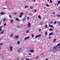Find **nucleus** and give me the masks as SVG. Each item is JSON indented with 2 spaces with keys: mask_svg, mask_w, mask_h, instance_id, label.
<instances>
[{
  "mask_svg": "<svg viewBox=\"0 0 60 60\" xmlns=\"http://www.w3.org/2000/svg\"><path fill=\"white\" fill-rule=\"evenodd\" d=\"M59 46V44L57 45L56 46L54 47V48H53V49H56L57 48H58V47Z\"/></svg>",
  "mask_w": 60,
  "mask_h": 60,
  "instance_id": "1",
  "label": "nucleus"
},
{
  "mask_svg": "<svg viewBox=\"0 0 60 60\" xmlns=\"http://www.w3.org/2000/svg\"><path fill=\"white\" fill-rule=\"evenodd\" d=\"M41 37V35L39 34L36 35L35 37L36 38H37V37Z\"/></svg>",
  "mask_w": 60,
  "mask_h": 60,
  "instance_id": "2",
  "label": "nucleus"
},
{
  "mask_svg": "<svg viewBox=\"0 0 60 60\" xmlns=\"http://www.w3.org/2000/svg\"><path fill=\"white\" fill-rule=\"evenodd\" d=\"M28 26L29 28L31 27V23L30 22H28Z\"/></svg>",
  "mask_w": 60,
  "mask_h": 60,
  "instance_id": "3",
  "label": "nucleus"
},
{
  "mask_svg": "<svg viewBox=\"0 0 60 60\" xmlns=\"http://www.w3.org/2000/svg\"><path fill=\"white\" fill-rule=\"evenodd\" d=\"M10 49L11 51H12V47L11 46L10 47Z\"/></svg>",
  "mask_w": 60,
  "mask_h": 60,
  "instance_id": "4",
  "label": "nucleus"
},
{
  "mask_svg": "<svg viewBox=\"0 0 60 60\" xmlns=\"http://www.w3.org/2000/svg\"><path fill=\"white\" fill-rule=\"evenodd\" d=\"M21 50H21V49L20 48L18 49L17 51L18 52H20V51H21Z\"/></svg>",
  "mask_w": 60,
  "mask_h": 60,
  "instance_id": "5",
  "label": "nucleus"
},
{
  "mask_svg": "<svg viewBox=\"0 0 60 60\" xmlns=\"http://www.w3.org/2000/svg\"><path fill=\"white\" fill-rule=\"evenodd\" d=\"M30 38V37H26L24 38V40H26L27 39H29Z\"/></svg>",
  "mask_w": 60,
  "mask_h": 60,
  "instance_id": "6",
  "label": "nucleus"
},
{
  "mask_svg": "<svg viewBox=\"0 0 60 60\" xmlns=\"http://www.w3.org/2000/svg\"><path fill=\"white\" fill-rule=\"evenodd\" d=\"M6 18H4L3 19V23H4L5 22V21L6 20Z\"/></svg>",
  "mask_w": 60,
  "mask_h": 60,
  "instance_id": "7",
  "label": "nucleus"
},
{
  "mask_svg": "<svg viewBox=\"0 0 60 60\" xmlns=\"http://www.w3.org/2000/svg\"><path fill=\"white\" fill-rule=\"evenodd\" d=\"M4 30H3L0 32V34H3L4 33Z\"/></svg>",
  "mask_w": 60,
  "mask_h": 60,
  "instance_id": "8",
  "label": "nucleus"
},
{
  "mask_svg": "<svg viewBox=\"0 0 60 60\" xmlns=\"http://www.w3.org/2000/svg\"><path fill=\"white\" fill-rule=\"evenodd\" d=\"M53 32H51L49 34V35H53Z\"/></svg>",
  "mask_w": 60,
  "mask_h": 60,
  "instance_id": "9",
  "label": "nucleus"
},
{
  "mask_svg": "<svg viewBox=\"0 0 60 60\" xmlns=\"http://www.w3.org/2000/svg\"><path fill=\"white\" fill-rule=\"evenodd\" d=\"M26 19V18H24L22 19V21H25Z\"/></svg>",
  "mask_w": 60,
  "mask_h": 60,
  "instance_id": "10",
  "label": "nucleus"
},
{
  "mask_svg": "<svg viewBox=\"0 0 60 60\" xmlns=\"http://www.w3.org/2000/svg\"><path fill=\"white\" fill-rule=\"evenodd\" d=\"M49 26L50 27H53V26L52 25H49Z\"/></svg>",
  "mask_w": 60,
  "mask_h": 60,
  "instance_id": "11",
  "label": "nucleus"
},
{
  "mask_svg": "<svg viewBox=\"0 0 60 60\" xmlns=\"http://www.w3.org/2000/svg\"><path fill=\"white\" fill-rule=\"evenodd\" d=\"M30 51V52H31V53H33V52H34V50H31V51Z\"/></svg>",
  "mask_w": 60,
  "mask_h": 60,
  "instance_id": "12",
  "label": "nucleus"
},
{
  "mask_svg": "<svg viewBox=\"0 0 60 60\" xmlns=\"http://www.w3.org/2000/svg\"><path fill=\"white\" fill-rule=\"evenodd\" d=\"M19 37L18 36H16L15 37V39H17V38H19Z\"/></svg>",
  "mask_w": 60,
  "mask_h": 60,
  "instance_id": "13",
  "label": "nucleus"
},
{
  "mask_svg": "<svg viewBox=\"0 0 60 60\" xmlns=\"http://www.w3.org/2000/svg\"><path fill=\"white\" fill-rule=\"evenodd\" d=\"M49 31H53V29L52 28H50L49 30Z\"/></svg>",
  "mask_w": 60,
  "mask_h": 60,
  "instance_id": "14",
  "label": "nucleus"
},
{
  "mask_svg": "<svg viewBox=\"0 0 60 60\" xmlns=\"http://www.w3.org/2000/svg\"><path fill=\"white\" fill-rule=\"evenodd\" d=\"M3 26H1L0 27V31L2 30V27Z\"/></svg>",
  "mask_w": 60,
  "mask_h": 60,
  "instance_id": "15",
  "label": "nucleus"
},
{
  "mask_svg": "<svg viewBox=\"0 0 60 60\" xmlns=\"http://www.w3.org/2000/svg\"><path fill=\"white\" fill-rule=\"evenodd\" d=\"M45 27L46 28H49V27H48V25H46L45 26Z\"/></svg>",
  "mask_w": 60,
  "mask_h": 60,
  "instance_id": "16",
  "label": "nucleus"
},
{
  "mask_svg": "<svg viewBox=\"0 0 60 60\" xmlns=\"http://www.w3.org/2000/svg\"><path fill=\"white\" fill-rule=\"evenodd\" d=\"M38 18L39 19H41V16L39 15L38 16Z\"/></svg>",
  "mask_w": 60,
  "mask_h": 60,
  "instance_id": "17",
  "label": "nucleus"
},
{
  "mask_svg": "<svg viewBox=\"0 0 60 60\" xmlns=\"http://www.w3.org/2000/svg\"><path fill=\"white\" fill-rule=\"evenodd\" d=\"M13 34H12L10 35V36L11 37H12V36H13Z\"/></svg>",
  "mask_w": 60,
  "mask_h": 60,
  "instance_id": "18",
  "label": "nucleus"
},
{
  "mask_svg": "<svg viewBox=\"0 0 60 60\" xmlns=\"http://www.w3.org/2000/svg\"><path fill=\"white\" fill-rule=\"evenodd\" d=\"M1 14H2V15H4V12H1L0 13Z\"/></svg>",
  "mask_w": 60,
  "mask_h": 60,
  "instance_id": "19",
  "label": "nucleus"
},
{
  "mask_svg": "<svg viewBox=\"0 0 60 60\" xmlns=\"http://www.w3.org/2000/svg\"><path fill=\"white\" fill-rule=\"evenodd\" d=\"M57 16L58 17H60V15L59 14H58L57 15Z\"/></svg>",
  "mask_w": 60,
  "mask_h": 60,
  "instance_id": "20",
  "label": "nucleus"
},
{
  "mask_svg": "<svg viewBox=\"0 0 60 60\" xmlns=\"http://www.w3.org/2000/svg\"><path fill=\"white\" fill-rule=\"evenodd\" d=\"M20 15H23V13L21 12L20 14Z\"/></svg>",
  "mask_w": 60,
  "mask_h": 60,
  "instance_id": "21",
  "label": "nucleus"
},
{
  "mask_svg": "<svg viewBox=\"0 0 60 60\" xmlns=\"http://www.w3.org/2000/svg\"><path fill=\"white\" fill-rule=\"evenodd\" d=\"M30 9H33L34 8V7H32V6H31L30 7Z\"/></svg>",
  "mask_w": 60,
  "mask_h": 60,
  "instance_id": "22",
  "label": "nucleus"
},
{
  "mask_svg": "<svg viewBox=\"0 0 60 60\" xmlns=\"http://www.w3.org/2000/svg\"><path fill=\"white\" fill-rule=\"evenodd\" d=\"M29 32V30H27L26 31V33H27V34L28 33V32Z\"/></svg>",
  "mask_w": 60,
  "mask_h": 60,
  "instance_id": "23",
  "label": "nucleus"
},
{
  "mask_svg": "<svg viewBox=\"0 0 60 60\" xmlns=\"http://www.w3.org/2000/svg\"><path fill=\"white\" fill-rule=\"evenodd\" d=\"M53 22V21H51L50 22V24H52Z\"/></svg>",
  "mask_w": 60,
  "mask_h": 60,
  "instance_id": "24",
  "label": "nucleus"
},
{
  "mask_svg": "<svg viewBox=\"0 0 60 60\" xmlns=\"http://www.w3.org/2000/svg\"><path fill=\"white\" fill-rule=\"evenodd\" d=\"M45 35H47V32H45Z\"/></svg>",
  "mask_w": 60,
  "mask_h": 60,
  "instance_id": "25",
  "label": "nucleus"
},
{
  "mask_svg": "<svg viewBox=\"0 0 60 60\" xmlns=\"http://www.w3.org/2000/svg\"><path fill=\"white\" fill-rule=\"evenodd\" d=\"M46 6L47 7H49V4H46Z\"/></svg>",
  "mask_w": 60,
  "mask_h": 60,
  "instance_id": "26",
  "label": "nucleus"
},
{
  "mask_svg": "<svg viewBox=\"0 0 60 60\" xmlns=\"http://www.w3.org/2000/svg\"><path fill=\"white\" fill-rule=\"evenodd\" d=\"M15 20H17V21H19V19L18 18H16Z\"/></svg>",
  "mask_w": 60,
  "mask_h": 60,
  "instance_id": "27",
  "label": "nucleus"
},
{
  "mask_svg": "<svg viewBox=\"0 0 60 60\" xmlns=\"http://www.w3.org/2000/svg\"><path fill=\"white\" fill-rule=\"evenodd\" d=\"M17 43L18 44H20V42H19V41H17Z\"/></svg>",
  "mask_w": 60,
  "mask_h": 60,
  "instance_id": "28",
  "label": "nucleus"
},
{
  "mask_svg": "<svg viewBox=\"0 0 60 60\" xmlns=\"http://www.w3.org/2000/svg\"><path fill=\"white\" fill-rule=\"evenodd\" d=\"M56 41V39H54L53 41V42H55Z\"/></svg>",
  "mask_w": 60,
  "mask_h": 60,
  "instance_id": "29",
  "label": "nucleus"
},
{
  "mask_svg": "<svg viewBox=\"0 0 60 60\" xmlns=\"http://www.w3.org/2000/svg\"><path fill=\"white\" fill-rule=\"evenodd\" d=\"M13 22V20H11L10 21V22L11 23H12V22Z\"/></svg>",
  "mask_w": 60,
  "mask_h": 60,
  "instance_id": "30",
  "label": "nucleus"
},
{
  "mask_svg": "<svg viewBox=\"0 0 60 60\" xmlns=\"http://www.w3.org/2000/svg\"><path fill=\"white\" fill-rule=\"evenodd\" d=\"M28 55H30V56L32 55V54L31 53H28Z\"/></svg>",
  "mask_w": 60,
  "mask_h": 60,
  "instance_id": "31",
  "label": "nucleus"
},
{
  "mask_svg": "<svg viewBox=\"0 0 60 60\" xmlns=\"http://www.w3.org/2000/svg\"><path fill=\"white\" fill-rule=\"evenodd\" d=\"M31 36H32V38H33V37H34V34H32L31 35Z\"/></svg>",
  "mask_w": 60,
  "mask_h": 60,
  "instance_id": "32",
  "label": "nucleus"
},
{
  "mask_svg": "<svg viewBox=\"0 0 60 60\" xmlns=\"http://www.w3.org/2000/svg\"><path fill=\"white\" fill-rule=\"evenodd\" d=\"M56 21H55L54 22V24H56Z\"/></svg>",
  "mask_w": 60,
  "mask_h": 60,
  "instance_id": "33",
  "label": "nucleus"
},
{
  "mask_svg": "<svg viewBox=\"0 0 60 60\" xmlns=\"http://www.w3.org/2000/svg\"><path fill=\"white\" fill-rule=\"evenodd\" d=\"M6 25V24L5 23L4 24L3 26H5Z\"/></svg>",
  "mask_w": 60,
  "mask_h": 60,
  "instance_id": "34",
  "label": "nucleus"
},
{
  "mask_svg": "<svg viewBox=\"0 0 60 60\" xmlns=\"http://www.w3.org/2000/svg\"><path fill=\"white\" fill-rule=\"evenodd\" d=\"M24 7L26 8H28V7L27 6H25Z\"/></svg>",
  "mask_w": 60,
  "mask_h": 60,
  "instance_id": "35",
  "label": "nucleus"
},
{
  "mask_svg": "<svg viewBox=\"0 0 60 60\" xmlns=\"http://www.w3.org/2000/svg\"><path fill=\"white\" fill-rule=\"evenodd\" d=\"M3 9L4 10H5V9H6V8H3Z\"/></svg>",
  "mask_w": 60,
  "mask_h": 60,
  "instance_id": "36",
  "label": "nucleus"
},
{
  "mask_svg": "<svg viewBox=\"0 0 60 60\" xmlns=\"http://www.w3.org/2000/svg\"><path fill=\"white\" fill-rule=\"evenodd\" d=\"M27 19H30V18H29V17H28L27 18Z\"/></svg>",
  "mask_w": 60,
  "mask_h": 60,
  "instance_id": "37",
  "label": "nucleus"
},
{
  "mask_svg": "<svg viewBox=\"0 0 60 60\" xmlns=\"http://www.w3.org/2000/svg\"><path fill=\"white\" fill-rule=\"evenodd\" d=\"M19 18H21L22 17V16H21V15H20L19 16Z\"/></svg>",
  "mask_w": 60,
  "mask_h": 60,
  "instance_id": "38",
  "label": "nucleus"
},
{
  "mask_svg": "<svg viewBox=\"0 0 60 60\" xmlns=\"http://www.w3.org/2000/svg\"><path fill=\"white\" fill-rule=\"evenodd\" d=\"M50 2L51 3H52V0H50Z\"/></svg>",
  "mask_w": 60,
  "mask_h": 60,
  "instance_id": "39",
  "label": "nucleus"
},
{
  "mask_svg": "<svg viewBox=\"0 0 60 60\" xmlns=\"http://www.w3.org/2000/svg\"><path fill=\"white\" fill-rule=\"evenodd\" d=\"M26 60H30V59L28 58H27L26 59Z\"/></svg>",
  "mask_w": 60,
  "mask_h": 60,
  "instance_id": "40",
  "label": "nucleus"
},
{
  "mask_svg": "<svg viewBox=\"0 0 60 60\" xmlns=\"http://www.w3.org/2000/svg\"><path fill=\"white\" fill-rule=\"evenodd\" d=\"M17 27H20V26H17Z\"/></svg>",
  "mask_w": 60,
  "mask_h": 60,
  "instance_id": "41",
  "label": "nucleus"
},
{
  "mask_svg": "<svg viewBox=\"0 0 60 60\" xmlns=\"http://www.w3.org/2000/svg\"><path fill=\"white\" fill-rule=\"evenodd\" d=\"M9 17H10V18H11V16L10 15H9Z\"/></svg>",
  "mask_w": 60,
  "mask_h": 60,
  "instance_id": "42",
  "label": "nucleus"
},
{
  "mask_svg": "<svg viewBox=\"0 0 60 60\" xmlns=\"http://www.w3.org/2000/svg\"><path fill=\"white\" fill-rule=\"evenodd\" d=\"M58 3H60V1H58Z\"/></svg>",
  "mask_w": 60,
  "mask_h": 60,
  "instance_id": "43",
  "label": "nucleus"
},
{
  "mask_svg": "<svg viewBox=\"0 0 60 60\" xmlns=\"http://www.w3.org/2000/svg\"><path fill=\"white\" fill-rule=\"evenodd\" d=\"M51 36H49V39H51Z\"/></svg>",
  "mask_w": 60,
  "mask_h": 60,
  "instance_id": "44",
  "label": "nucleus"
},
{
  "mask_svg": "<svg viewBox=\"0 0 60 60\" xmlns=\"http://www.w3.org/2000/svg\"><path fill=\"white\" fill-rule=\"evenodd\" d=\"M38 56H37L36 57V59H37V58H38Z\"/></svg>",
  "mask_w": 60,
  "mask_h": 60,
  "instance_id": "45",
  "label": "nucleus"
},
{
  "mask_svg": "<svg viewBox=\"0 0 60 60\" xmlns=\"http://www.w3.org/2000/svg\"><path fill=\"white\" fill-rule=\"evenodd\" d=\"M44 53H42L41 54V55H44Z\"/></svg>",
  "mask_w": 60,
  "mask_h": 60,
  "instance_id": "46",
  "label": "nucleus"
},
{
  "mask_svg": "<svg viewBox=\"0 0 60 60\" xmlns=\"http://www.w3.org/2000/svg\"><path fill=\"white\" fill-rule=\"evenodd\" d=\"M45 60H49V59L48 58H46L45 59Z\"/></svg>",
  "mask_w": 60,
  "mask_h": 60,
  "instance_id": "47",
  "label": "nucleus"
},
{
  "mask_svg": "<svg viewBox=\"0 0 60 60\" xmlns=\"http://www.w3.org/2000/svg\"><path fill=\"white\" fill-rule=\"evenodd\" d=\"M58 24L60 25V22H59Z\"/></svg>",
  "mask_w": 60,
  "mask_h": 60,
  "instance_id": "48",
  "label": "nucleus"
},
{
  "mask_svg": "<svg viewBox=\"0 0 60 60\" xmlns=\"http://www.w3.org/2000/svg\"><path fill=\"white\" fill-rule=\"evenodd\" d=\"M17 14V13H14V14H15V15H16V14Z\"/></svg>",
  "mask_w": 60,
  "mask_h": 60,
  "instance_id": "49",
  "label": "nucleus"
},
{
  "mask_svg": "<svg viewBox=\"0 0 60 60\" xmlns=\"http://www.w3.org/2000/svg\"><path fill=\"white\" fill-rule=\"evenodd\" d=\"M36 11H37V10H36V9H35V12H36Z\"/></svg>",
  "mask_w": 60,
  "mask_h": 60,
  "instance_id": "50",
  "label": "nucleus"
},
{
  "mask_svg": "<svg viewBox=\"0 0 60 60\" xmlns=\"http://www.w3.org/2000/svg\"><path fill=\"white\" fill-rule=\"evenodd\" d=\"M2 43H1L0 44V45H1V46L2 45Z\"/></svg>",
  "mask_w": 60,
  "mask_h": 60,
  "instance_id": "51",
  "label": "nucleus"
},
{
  "mask_svg": "<svg viewBox=\"0 0 60 60\" xmlns=\"http://www.w3.org/2000/svg\"><path fill=\"white\" fill-rule=\"evenodd\" d=\"M59 4V3L58 4H57V6H58V5Z\"/></svg>",
  "mask_w": 60,
  "mask_h": 60,
  "instance_id": "52",
  "label": "nucleus"
},
{
  "mask_svg": "<svg viewBox=\"0 0 60 60\" xmlns=\"http://www.w3.org/2000/svg\"><path fill=\"white\" fill-rule=\"evenodd\" d=\"M36 1V0H34V2H35Z\"/></svg>",
  "mask_w": 60,
  "mask_h": 60,
  "instance_id": "53",
  "label": "nucleus"
},
{
  "mask_svg": "<svg viewBox=\"0 0 60 60\" xmlns=\"http://www.w3.org/2000/svg\"><path fill=\"white\" fill-rule=\"evenodd\" d=\"M19 58H17V60H19Z\"/></svg>",
  "mask_w": 60,
  "mask_h": 60,
  "instance_id": "54",
  "label": "nucleus"
},
{
  "mask_svg": "<svg viewBox=\"0 0 60 60\" xmlns=\"http://www.w3.org/2000/svg\"><path fill=\"white\" fill-rule=\"evenodd\" d=\"M59 22L58 21H57V23H59V22Z\"/></svg>",
  "mask_w": 60,
  "mask_h": 60,
  "instance_id": "55",
  "label": "nucleus"
},
{
  "mask_svg": "<svg viewBox=\"0 0 60 60\" xmlns=\"http://www.w3.org/2000/svg\"><path fill=\"white\" fill-rule=\"evenodd\" d=\"M39 31H41V29H39Z\"/></svg>",
  "mask_w": 60,
  "mask_h": 60,
  "instance_id": "56",
  "label": "nucleus"
},
{
  "mask_svg": "<svg viewBox=\"0 0 60 60\" xmlns=\"http://www.w3.org/2000/svg\"><path fill=\"white\" fill-rule=\"evenodd\" d=\"M47 1L48 2H49V0H47Z\"/></svg>",
  "mask_w": 60,
  "mask_h": 60,
  "instance_id": "57",
  "label": "nucleus"
},
{
  "mask_svg": "<svg viewBox=\"0 0 60 60\" xmlns=\"http://www.w3.org/2000/svg\"><path fill=\"white\" fill-rule=\"evenodd\" d=\"M53 14H55V12H53Z\"/></svg>",
  "mask_w": 60,
  "mask_h": 60,
  "instance_id": "58",
  "label": "nucleus"
},
{
  "mask_svg": "<svg viewBox=\"0 0 60 60\" xmlns=\"http://www.w3.org/2000/svg\"><path fill=\"white\" fill-rule=\"evenodd\" d=\"M45 8H46V7H45L44 8V9H45Z\"/></svg>",
  "mask_w": 60,
  "mask_h": 60,
  "instance_id": "59",
  "label": "nucleus"
},
{
  "mask_svg": "<svg viewBox=\"0 0 60 60\" xmlns=\"http://www.w3.org/2000/svg\"><path fill=\"white\" fill-rule=\"evenodd\" d=\"M23 60V59H22L21 60Z\"/></svg>",
  "mask_w": 60,
  "mask_h": 60,
  "instance_id": "60",
  "label": "nucleus"
},
{
  "mask_svg": "<svg viewBox=\"0 0 60 60\" xmlns=\"http://www.w3.org/2000/svg\"><path fill=\"white\" fill-rule=\"evenodd\" d=\"M1 38H0V40H1Z\"/></svg>",
  "mask_w": 60,
  "mask_h": 60,
  "instance_id": "61",
  "label": "nucleus"
},
{
  "mask_svg": "<svg viewBox=\"0 0 60 60\" xmlns=\"http://www.w3.org/2000/svg\"><path fill=\"white\" fill-rule=\"evenodd\" d=\"M59 48H60V46Z\"/></svg>",
  "mask_w": 60,
  "mask_h": 60,
  "instance_id": "62",
  "label": "nucleus"
},
{
  "mask_svg": "<svg viewBox=\"0 0 60 60\" xmlns=\"http://www.w3.org/2000/svg\"><path fill=\"white\" fill-rule=\"evenodd\" d=\"M44 56H42V57H43Z\"/></svg>",
  "mask_w": 60,
  "mask_h": 60,
  "instance_id": "63",
  "label": "nucleus"
},
{
  "mask_svg": "<svg viewBox=\"0 0 60 60\" xmlns=\"http://www.w3.org/2000/svg\"><path fill=\"white\" fill-rule=\"evenodd\" d=\"M1 24V22H0V25Z\"/></svg>",
  "mask_w": 60,
  "mask_h": 60,
  "instance_id": "64",
  "label": "nucleus"
}]
</instances>
